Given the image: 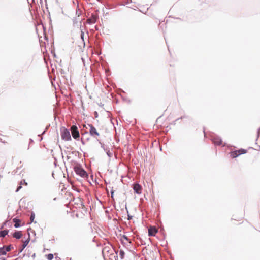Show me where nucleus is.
Instances as JSON below:
<instances>
[{"label":"nucleus","mask_w":260,"mask_h":260,"mask_svg":"<svg viewBox=\"0 0 260 260\" xmlns=\"http://www.w3.org/2000/svg\"><path fill=\"white\" fill-rule=\"evenodd\" d=\"M83 126L86 129H89V132L91 136L95 138L100 136L99 133L93 125L91 124H87V125H84Z\"/></svg>","instance_id":"f257e3e1"},{"label":"nucleus","mask_w":260,"mask_h":260,"mask_svg":"<svg viewBox=\"0 0 260 260\" xmlns=\"http://www.w3.org/2000/svg\"><path fill=\"white\" fill-rule=\"evenodd\" d=\"M60 136L61 139L66 141H71L72 139L69 131L64 127L61 129Z\"/></svg>","instance_id":"f03ea898"},{"label":"nucleus","mask_w":260,"mask_h":260,"mask_svg":"<svg viewBox=\"0 0 260 260\" xmlns=\"http://www.w3.org/2000/svg\"><path fill=\"white\" fill-rule=\"evenodd\" d=\"M74 171L76 173L81 177H87L88 174L86 172L82 169L80 166H76L74 167Z\"/></svg>","instance_id":"7ed1b4c3"},{"label":"nucleus","mask_w":260,"mask_h":260,"mask_svg":"<svg viewBox=\"0 0 260 260\" xmlns=\"http://www.w3.org/2000/svg\"><path fill=\"white\" fill-rule=\"evenodd\" d=\"M247 152V150L244 149H240L237 150L232 151L230 153V157L235 158L240 155L245 154Z\"/></svg>","instance_id":"20e7f679"},{"label":"nucleus","mask_w":260,"mask_h":260,"mask_svg":"<svg viewBox=\"0 0 260 260\" xmlns=\"http://www.w3.org/2000/svg\"><path fill=\"white\" fill-rule=\"evenodd\" d=\"M72 135L75 139H78L80 134L77 127L76 125H72L71 127Z\"/></svg>","instance_id":"39448f33"},{"label":"nucleus","mask_w":260,"mask_h":260,"mask_svg":"<svg viewBox=\"0 0 260 260\" xmlns=\"http://www.w3.org/2000/svg\"><path fill=\"white\" fill-rule=\"evenodd\" d=\"M133 189L137 194H141L142 193V188L141 186L138 183L133 185Z\"/></svg>","instance_id":"423d86ee"},{"label":"nucleus","mask_w":260,"mask_h":260,"mask_svg":"<svg viewBox=\"0 0 260 260\" xmlns=\"http://www.w3.org/2000/svg\"><path fill=\"white\" fill-rule=\"evenodd\" d=\"M157 229L154 226H150L148 229V235L150 236H154L157 233Z\"/></svg>","instance_id":"0eeeda50"},{"label":"nucleus","mask_w":260,"mask_h":260,"mask_svg":"<svg viewBox=\"0 0 260 260\" xmlns=\"http://www.w3.org/2000/svg\"><path fill=\"white\" fill-rule=\"evenodd\" d=\"M212 140L213 143L216 145H221L222 144V141L219 137H214L212 138Z\"/></svg>","instance_id":"6e6552de"},{"label":"nucleus","mask_w":260,"mask_h":260,"mask_svg":"<svg viewBox=\"0 0 260 260\" xmlns=\"http://www.w3.org/2000/svg\"><path fill=\"white\" fill-rule=\"evenodd\" d=\"M22 236V234L21 231H16L15 233L13 234V237L17 239H20Z\"/></svg>","instance_id":"1a4fd4ad"},{"label":"nucleus","mask_w":260,"mask_h":260,"mask_svg":"<svg viewBox=\"0 0 260 260\" xmlns=\"http://www.w3.org/2000/svg\"><path fill=\"white\" fill-rule=\"evenodd\" d=\"M13 222L15 223L14 226L15 228H18L20 226V223L21 221L19 219H18L17 218H14L13 219Z\"/></svg>","instance_id":"9d476101"},{"label":"nucleus","mask_w":260,"mask_h":260,"mask_svg":"<svg viewBox=\"0 0 260 260\" xmlns=\"http://www.w3.org/2000/svg\"><path fill=\"white\" fill-rule=\"evenodd\" d=\"M96 21V16H92V17L87 20L89 23H94Z\"/></svg>","instance_id":"9b49d317"},{"label":"nucleus","mask_w":260,"mask_h":260,"mask_svg":"<svg viewBox=\"0 0 260 260\" xmlns=\"http://www.w3.org/2000/svg\"><path fill=\"white\" fill-rule=\"evenodd\" d=\"M8 230H4L0 231V237H5L8 234Z\"/></svg>","instance_id":"f8f14e48"},{"label":"nucleus","mask_w":260,"mask_h":260,"mask_svg":"<svg viewBox=\"0 0 260 260\" xmlns=\"http://www.w3.org/2000/svg\"><path fill=\"white\" fill-rule=\"evenodd\" d=\"M29 242V238H28L26 240L23 242V244L22 245V249L21 250V251L24 249V248L28 245V243Z\"/></svg>","instance_id":"ddd939ff"},{"label":"nucleus","mask_w":260,"mask_h":260,"mask_svg":"<svg viewBox=\"0 0 260 260\" xmlns=\"http://www.w3.org/2000/svg\"><path fill=\"white\" fill-rule=\"evenodd\" d=\"M7 253V251L5 248V247L3 246V247L0 248V254L2 255H6Z\"/></svg>","instance_id":"4468645a"},{"label":"nucleus","mask_w":260,"mask_h":260,"mask_svg":"<svg viewBox=\"0 0 260 260\" xmlns=\"http://www.w3.org/2000/svg\"><path fill=\"white\" fill-rule=\"evenodd\" d=\"M7 252H9L11 250V249L13 248V247L11 245L7 246H4Z\"/></svg>","instance_id":"2eb2a0df"},{"label":"nucleus","mask_w":260,"mask_h":260,"mask_svg":"<svg viewBox=\"0 0 260 260\" xmlns=\"http://www.w3.org/2000/svg\"><path fill=\"white\" fill-rule=\"evenodd\" d=\"M70 210V209L69 210H67L66 211V213H67V215H69L70 216L73 217L74 214L72 212H71Z\"/></svg>","instance_id":"dca6fc26"},{"label":"nucleus","mask_w":260,"mask_h":260,"mask_svg":"<svg viewBox=\"0 0 260 260\" xmlns=\"http://www.w3.org/2000/svg\"><path fill=\"white\" fill-rule=\"evenodd\" d=\"M124 254H125L123 250H120L119 251V255L120 256L121 258H124Z\"/></svg>","instance_id":"f3484780"},{"label":"nucleus","mask_w":260,"mask_h":260,"mask_svg":"<svg viewBox=\"0 0 260 260\" xmlns=\"http://www.w3.org/2000/svg\"><path fill=\"white\" fill-rule=\"evenodd\" d=\"M48 260H52L53 258V255L52 254H48L46 255Z\"/></svg>","instance_id":"a211bd4d"},{"label":"nucleus","mask_w":260,"mask_h":260,"mask_svg":"<svg viewBox=\"0 0 260 260\" xmlns=\"http://www.w3.org/2000/svg\"><path fill=\"white\" fill-rule=\"evenodd\" d=\"M34 219H35V214L34 213H32L31 214L30 218L31 222H32L34 221Z\"/></svg>","instance_id":"6ab92c4d"},{"label":"nucleus","mask_w":260,"mask_h":260,"mask_svg":"<svg viewBox=\"0 0 260 260\" xmlns=\"http://www.w3.org/2000/svg\"><path fill=\"white\" fill-rule=\"evenodd\" d=\"M122 237L123 239H125L126 240L128 241V238L125 235H123Z\"/></svg>","instance_id":"aec40b11"},{"label":"nucleus","mask_w":260,"mask_h":260,"mask_svg":"<svg viewBox=\"0 0 260 260\" xmlns=\"http://www.w3.org/2000/svg\"><path fill=\"white\" fill-rule=\"evenodd\" d=\"M21 187H21V185H20V186H19L17 188V190H16V191H17H17H19V190L21 188Z\"/></svg>","instance_id":"412c9836"},{"label":"nucleus","mask_w":260,"mask_h":260,"mask_svg":"<svg viewBox=\"0 0 260 260\" xmlns=\"http://www.w3.org/2000/svg\"><path fill=\"white\" fill-rule=\"evenodd\" d=\"M111 197L113 198V194H114V190H112L111 191Z\"/></svg>","instance_id":"4be33fe9"},{"label":"nucleus","mask_w":260,"mask_h":260,"mask_svg":"<svg viewBox=\"0 0 260 260\" xmlns=\"http://www.w3.org/2000/svg\"><path fill=\"white\" fill-rule=\"evenodd\" d=\"M22 184V181L20 182V185Z\"/></svg>","instance_id":"5701e85b"},{"label":"nucleus","mask_w":260,"mask_h":260,"mask_svg":"<svg viewBox=\"0 0 260 260\" xmlns=\"http://www.w3.org/2000/svg\"><path fill=\"white\" fill-rule=\"evenodd\" d=\"M3 260H5V259H3Z\"/></svg>","instance_id":"b1692460"}]
</instances>
